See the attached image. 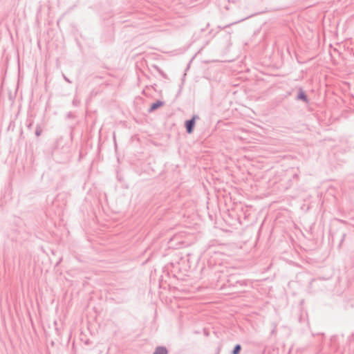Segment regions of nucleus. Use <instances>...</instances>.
<instances>
[{
	"mask_svg": "<svg viewBox=\"0 0 354 354\" xmlns=\"http://www.w3.org/2000/svg\"><path fill=\"white\" fill-rule=\"evenodd\" d=\"M299 99H301L304 101H306L307 100V98H306V95L304 93H301L299 95Z\"/></svg>",
	"mask_w": 354,
	"mask_h": 354,
	"instance_id": "obj_5",
	"label": "nucleus"
},
{
	"mask_svg": "<svg viewBox=\"0 0 354 354\" xmlns=\"http://www.w3.org/2000/svg\"><path fill=\"white\" fill-rule=\"evenodd\" d=\"M195 124V118H193L192 120H188L185 122L187 131L189 133H191L193 130V127Z\"/></svg>",
	"mask_w": 354,
	"mask_h": 354,
	"instance_id": "obj_1",
	"label": "nucleus"
},
{
	"mask_svg": "<svg viewBox=\"0 0 354 354\" xmlns=\"http://www.w3.org/2000/svg\"><path fill=\"white\" fill-rule=\"evenodd\" d=\"M241 346H240V345H236V346L234 347V350H233L232 353H233V354H239V352H240V351H241Z\"/></svg>",
	"mask_w": 354,
	"mask_h": 354,
	"instance_id": "obj_4",
	"label": "nucleus"
},
{
	"mask_svg": "<svg viewBox=\"0 0 354 354\" xmlns=\"http://www.w3.org/2000/svg\"><path fill=\"white\" fill-rule=\"evenodd\" d=\"M162 105H163V102H162L158 101V102L152 104V105L151 106V108H150V111H153L155 109L162 106Z\"/></svg>",
	"mask_w": 354,
	"mask_h": 354,
	"instance_id": "obj_2",
	"label": "nucleus"
},
{
	"mask_svg": "<svg viewBox=\"0 0 354 354\" xmlns=\"http://www.w3.org/2000/svg\"><path fill=\"white\" fill-rule=\"evenodd\" d=\"M154 354H167V350L165 347H158Z\"/></svg>",
	"mask_w": 354,
	"mask_h": 354,
	"instance_id": "obj_3",
	"label": "nucleus"
}]
</instances>
